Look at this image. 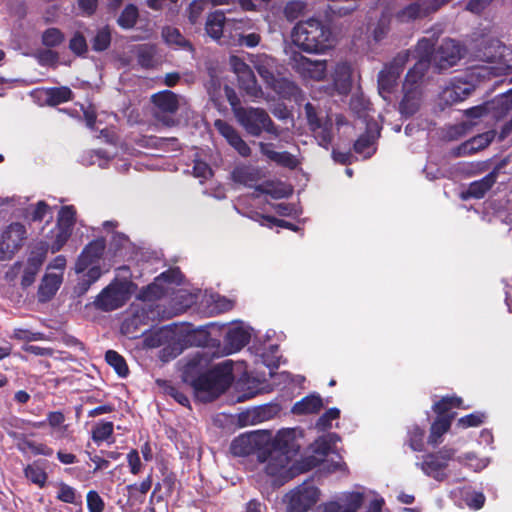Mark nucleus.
<instances>
[{
  "mask_svg": "<svg viewBox=\"0 0 512 512\" xmlns=\"http://www.w3.org/2000/svg\"><path fill=\"white\" fill-rule=\"evenodd\" d=\"M391 16L383 12L373 29V39L376 42L383 40L390 31Z\"/></svg>",
  "mask_w": 512,
  "mask_h": 512,
  "instance_id": "3c124183",
  "label": "nucleus"
},
{
  "mask_svg": "<svg viewBox=\"0 0 512 512\" xmlns=\"http://www.w3.org/2000/svg\"><path fill=\"white\" fill-rule=\"evenodd\" d=\"M45 94L49 106H57L73 99V92L67 86L48 88Z\"/></svg>",
  "mask_w": 512,
  "mask_h": 512,
  "instance_id": "473e14b6",
  "label": "nucleus"
},
{
  "mask_svg": "<svg viewBox=\"0 0 512 512\" xmlns=\"http://www.w3.org/2000/svg\"><path fill=\"white\" fill-rule=\"evenodd\" d=\"M424 76L412 74L409 71L402 85L403 97L399 103V112L405 117H411L418 112L422 103V80Z\"/></svg>",
  "mask_w": 512,
  "mask_h": 512,
  "instance_id": "1a4fd4ad",
  "label": "nucleus"
},
{
  "mask_svg": "<svg viewBox=\"0 0 512 512\" xmlns=\"http://www.w3.org/2000/svg\"><path fill=\"white\" fill-rule=\"evenodd\" d=\"M65 40L64 33L56 27L47 28L41 36L42 44L47 48L61 45Z\"/></svg>",
  "mask_w": 512,
  "mask_h": 512,
  "instance_id": "a19ab883",
  "label": "nucleus"
},
{
  "mask_svg": "<svg viewBox=\"0 0 512 512\" xmlns=\"http://www.w3.org/2000/svg\"><path fill=\"white\" fill-rule=\"evenodd\" d=\"M475 86L472 82L462 78L454 77L443 89L441 99L447 105H453L467 99L474 91Z\"/></svg>",
  "mask_w": 512,
  "mask_h": 512,
  "instance_id": "dca6fc26",
  "label": "nucleus"
},
{
  "mask_svg": "<svg viewBox=\"0 0 512 512\" xmlns=\"http://www.w3.org/2000/svg\"><path fill=\"white\" fill-rule=\"evenodd\" d=\"M498 172L496 170L491 171L483 178L473 181L468 185V188L461 193L463 200L467 199H481L485 194L493 187L497 181Z\"/></svg>",
  "mask_w": 512,
  "mask_h": 512,
  "instance_id": "412c9836",
  "label": "nucleus"
},
{
  "mask_svg": "<svg viewBox=\"0 0 512 512\" xmlns=\"http://www.w3.org/2000/svg\"><path fill=\"white\" fill-rule=\"evenodd\" d=\"M138 18H139V10H138L137 6L134 4H128L125 6V8L120 13V15L117 19V24L122 29L128 30V29L133 28L136 25Z\"/></svg>",
  "mask_w": 512,
  "mask_h": 512,
  "instance_id": "4c0bfd02",
  "label": "nucleus"
},
{
  "mask_svg": "<svg viewBox=\"0 0 512 512\" xmlns=\"http://www.w3.org/2000/svg\"><path fill=\"white\" fill-rule=\"evenodd\" d=\"M299 451L296 429H282L266 444L264 451L258 456V462L265 463L264 472L268 476L286 482L294 476L289 465Z\"/></svg>",
  "mask_w": 512,
  "mask_h": 512,
  "instance_id": "f03ea898",
  "label": "nucleus"
},
{
  "mask_svg": "<svg viewBox=\"0 0 512 512\" xmlns=\"http://www.w3.org/2000/svg\"><path fill=\"white\" fill-rule=\"evenodd\" d=\"M76 224V209L73 205L62 206L57 215L56 228L73 231Z\"/></svg>",
  "mask_w": 512,
  "mask_h": 512,
  "instance_id": "f704fd0d",
  "label": "nucleus"
},
{
  "mask_svg": "<svg viewBox=\"0 0 512 512\" xmlns=\"http://www.w3.org/2000/svg\"><path fill=\"white\" fill-rule=\"evenodd\" d=\"M340 417V410L338 408H330L323 413L316 421L315 427L319 431H326L331 428L332 421Z\"/></svg>",
  "mask_w": 512,
  "mask_h": 512,
  "instance_id": "5fc2aeb1",
  "label": "nucleus"
},
{
  "mask_svg": "<svg viewBox=\"0 0 512 512\" xmlns=\"http://www.w3.org/2000/svg\"><path fill=\"white\" fill-rule=\"evenodd\" d=\"M224 16L223 14H211L206 22L205 30L209 36L214 39L221 38L224 28Z\"/></svg>",
  "mask_w": 512,
  "mask_h": 512,
  "instance_id": "58836bf2",
  "label": "nucleus"
},
{
  "mask_svg": "<svg viewBox=\"0 0 512 512\" xmlns=\"http://www.w3.org/2000/svg\"><path fill=\"white\" fill-rule=\"evenodd\" d=\"M456 450L452 447L444 446L436 452L427 453L423 456V461L416 465L420 467L423 473L438 482L447 479L446 472L449 461L454 459Z\"/></svg>",
  "mask_w": 512,
  "mask_h": 512,
  "instance_id": "6e6552de",
  "label": "nucleus"
},
{
  "mask_svg": "<svg viewBox=\"0 0 512 512\" xmlns=\"http://www.w3.org/2000/svg\"><path fill=\"white\" fill-rule=\"evenodd\" d=\"M425 430L418 425H412L408 429V444L413 451L424 449Z\"/></svg>",
  "mask_w": 512,
  "mask_h": 512,
  "instance_id": "c03bdc74",
  "label": "nucleus"
},
{
  "mask_svg": "<svg viewBox=\"0 0 512 512\" xmlns=\"http://www.w3.org/2000/svg\"><path fill=\"white\" fill-rule=\"evenodd\" d=\"M259 217L262 219V221H261L262 226H267V227L271 228L273 225H275L280 228H285V229H288V230H291L294 232H297L300 229L296 224H294L292 222H289V221H286L283 219H278L271 215H259Z\"/></svg>",
  "mask_w": 512,
  "mask_h": 512,
  "instance_id": "6e6d98bb",
  "label": "nucleus"
},
{
  "mask_svg": "<svg viewBox=\"0 0 512 512\" xmlns=\"http://www.w3.org/2000/svg\"><path fill=\"white\" fill-rule=\"evenodd\" d=\"M237 79L239 88L243 90L248 96L253 98H259L262 96L263 91L258 85L257 79L252 69L239 75Z\"/></svg>",
  "mask_w": 512,
  "mask_h": 512,
  "instance_id": "c756f323",
  "label": "nucleus"
},
{
  "mask_svg": "<svg viewBox=\"0 0 512 512\" xmlns=\"http://www.w3.org/2000/svg\"><path fill=\"white\" fill-rule=\"evenodd\" d=\"M214 126L233 148L236 147V145L242 139L239 132L231 124L224 120L217 119L214 122Z\"/></svg>",
  "mask_w": 512,
  "mask_h": 512,
  "instance_id": "c9c22d12",
  "label": "nucleus"
},
{
  "mask_svg": "<svg viewBox=\"0 0 512 512\" xmlns=\"http://www.w3.org/2000/svg\"><path fill=\"white\" fill-rule=\"evenodd\" d=\"M435 50V42L432 39L424 37L418 40L415 47V52L417 54L418 60L413 65V67L408 70L410 77L412 76V74L425 76L430 65H433V56Z\"/></svg>",
  "mask_w": 512,
  "mask_h": 512,
  "instance_id": "2eb2a0df",
  "label": "nucleus"
},
{
  "mask_svg": "<svg viewBox=\"0 0 512 512\" xmlns=\"http://www.w3.org/2000/svg\"><path fill=\"white\" fill-rule=\"evenodd\" d=\"M333 123L330 118H326L324 120V123H322V127H320L319 130L313 132L316 140L318 141L319 145L328 148L333 140V133H332Z\"/></svg>",
  "mask_w": 512,
  "mask_h": 512,
  "instance_id": "37998d69",
  "label": "nucleus"
},
{
  "mask_svg": "<svg viewBox=\"0 0 512 512\" xmlns=\"http://www.w3.org/2000/svg\"><path fill=\"white\" fill-rule=\"evenodd\" d=\"M152 487V477L149 475L141 483L129 484L126 486L127 495L129 499L138 500L140 497L145 496Z\"/></svg>",
  "mask_w": 512,
  "mask_h": 512,
  "instance_id": "49530a36",
  "label": "nucleus"
},
{
  "mask_svg": "<svg viewBox=\"0 0 512 512\" xmlns=\"http://www.w3.org/2000/svg\"><path fill=\"white\" fill-rule=\"evenodd\" d=\"M463 46L451 39L445 38L436 48L433 56V66L439 73L455 66L463 57Z\"/></svg>",
  "mask_w": 512,
  "mask_h": 512,
  "instance_id": "4468645a",
  "label": "nucleus"
},
{
  "mask_svg": "<svg viewBox=\"0 0 512 512\" xmlns=\"http://www.w3.org/2000/svg\"><path fill=\"white\" fill-rule=\"evenodd\" d=\"M199 337L198 345L203 347H217L214 355H230L240 351L250 341V334L242 327L229 328L224 336V347L220 350V341L210 337L206 330H199L196 334Z\"/></svg>",
  "mask_w": 512,
  "mask_h": 512,
  "instance_id": "39448f33",
  "label": "nucleus"
},
{
  "mask_svg": "<svg viewBox=\"0 0 512 512\" xmlns=\"http://www.w3.org/2000/svg\"><path fill=\"white\" fill-rule=\"evenodd\" d=\"M463 403L462 398L457 396H444L434 403L433 411L437 417H452L454 419L455 413L450 412L452 408H460Z\"/></svg>",
  "mask_w": 512,
  "mask_h": 512,
  "instance_id": "7c9ffc66",
  "label": "nucleus"
},
{
  "mask_svg": "<svg viewBox=\"0 0 512 512\" xmlns=\"http://www.w3.org/2000/svg\"><path fill=\"white\" fill-rule=\"evenodd\" d=\"M24 474L27 479L40 488H43L47 482L48 475L41 467L29 464L24 468Z\"/></svg>",
  "mask_w": 512,
  "mask_h": 512,
  "instance_id": "de8ad7c7",
  "label": "nucleus"
},
{
  "mask_svg": "<svg viewBox=\"0 0 512 512\" xmlns=\"http://www.w3.org/2000/svg\"><path fill=\"white\" fill-rule=\"evenodd\" d=\"M62 284V276L57 274H46L41 280L38 288V300L47 302L57 293Z\"/></svg>",
  "mask_w": 512,
  "mask_h": 512,
  "instance_id": "393cba45",
  "label": "nucleus"
},
{
  "mask_svg": "<svg viewBox=\"0 0 512 512\" xmlns=\"http://www.w3.org/2000/svg\"><path fill=\"white\" fill-rule=\"evenodd\" d=\"M268 88L284 100L299 103L304 98L301 88L294 81L285 77L276 78Z\"/></svg>",
  "mask_w": 512,
  "mask_h": 512,
  "instance_id": "aec40b11",
  "label": "nucleus"
},
{
  "mask_svg": "<svg viewBox=\"0 0 512 512\" xmlns=\"http://www.w3.org/2000/svg\"><path fill=\"white\" fill-rule=\"evenodd\" d=\"M363 499L362 493L353 492L346 498L345 505L330 501L324 504L323 512H357L363 504Z\"/></svg>",
  "mask_w": 512,
  "mask_h": 512,
  "instance_id": "b1692460",
  "label": "nucleus"
},
{
  "mask_svg": "<svg viewBox=\"0 0 512 512\" xmlns=\"http://www.w3.org/2000/svg\"><path fill=\"white\" fill-rule=\"evenodd\" d=\"M334 3L330 7L333 13L339 15H348L357 9L356 0H332Z\"/></svg>",
  "mask_w": 512,
  "mask_h": 512,
  "instance_id": "680f3d73",
  "label": "nucleus"
},
{
  "mask_svg": "<svg viewBox=\"0 0 512 512\" xmlns=\"http://www.w3.org/2000/svg\"><path fill=\"white\" fill-rule=\"evenodd\" d=\"M105 360L119 377L125 378L129 374V368L125 358L115 350H108L105 353Z\"/></svg>",
  "mask_w": 512,
  "mask_h": 512,
  "instance_id": "72a5a7b5",
  "label": "nucleus"
},
{
  "mask_svg": "<svg viewBox=\"0 0 512 512\" xmlns=\"http://www.w3.org/2000/svg\"><path fill=\"white\" fill-rule=\"evenodd\" d=\"M209 0H193L187 11H188V18L191 24L197 23L198 19L200 18L202 12L206 8Z\"/></svg>",
  "mask_w": 512,
  "mask_h": 512,
  "instance_id": "0e129e2a",
  "label": "nucleus"
},
{
  "mask_svg": "<svg viewBox=\"0 0 512 512\" xmlns=\"http://www.w3.org/2000/svg\"><path fill=\"white\" fill-rule=\"evenodd\" d=\"M166 294V288L155 278L152 283L141 291V298L145 301H153L162 298Z\"/></svg>",
  "mask_w": 512,
  "mask_h": 512,
  "instance_id": "a18cd8bd",
  "label": "nucleus"
},
{
  "mask_svg": "<svg viewBox=\"0 0 512 512\" xmlns=\"http://www.w3.org/2000/svg\"><path fill=\"white\" fill-rule=\"evenodd\" d=\"M87 509L89 512H103L105 509L104 500L95 490L88 491L86 495Z\"/></svg>",
  "mask_w": 512,
  "mask_h": 512,
  "instance_id": "052dcab7",
  "label": "nucleus"
},
{
  "mask_svg": "<svg viewBox=\"0 0 512 512\" xmlns=\"http://www.w3.org/2000/svg\"><path fill=\"white\" fill-rule=\"evenodd\" d=\"M270 439V434L266 432L253 431L244 433L232 441L230 450L234 456L246 457L255 455L258 460V456L264 451Z\"/></svg>",
  "mask_w": 512,
  "mask_h": 512,
  "instance_id": "9b49d317",
  "label": "nucleus"
},
{
  "mask_svg": "<svg viewBox=\"0 0 512 512\" xmlns=\"http://www.w3.org/2000/svg\"><path fill=\"white\" fill-rule=\"evenodd\" d=\"M214 126L233 148L236 147V145L242 139L239 132L231 124L224 120L217 119L214 122Z\"/></svg>",
  "mask_w": 512,
  "mask_h": 512,
  "instance_id": "e433bc0d",
  "label": "nucleus"
},
{
  "mask_svg": "<svg viewBox=\"0 0 512 512\" xmlns=\"http://www.w3.org/2000/svg\"><path fill=\"white\" fill-rule=\"evenodd\" d=\"M111 44V32L108 26L97 31L92 39V49L96 52L107 50Z\"/></svg>",
  "mask_w": 512,
  "mask_h": 512,
  "instance_id": "09e8293b",
  "label": "nucleus"
},
{
  "mask_svg": "<svg viewBox=\"0 0 512 512\" xmlns=\"http://www.w3.org/2000/svg\"><path fill=\"white\" fill-rule=\"evenodd\" d=\"M114 432V424L111 421H101L92 429V440L95 443L107 441Z\"/></svg>",
  "mask_w": 512,
  "mask_h": 512,
  "instance_id": "79ce46f5",
  "label": "nucleus"
},
{
  "mask_svg": "<svg viewBox=\"0 0 512 512\" xmlns=\"http://www.w3.org/2000/svg\"><path fill=\"white\" fill-rule=\"evenodd\" d=\"M295 59L296 70L304 77L316 81H322L326 77L327 61L311 60L303 55Z\"/></svg>",
  "mask_w": 512,
  "mask_h": 512,
  "instance_id": "a211bd4d",
  "label": "nucleus"
},
{
  "mask_svg": "<svg viewBox=\"0 0 512 512\" xmlns=\"http://www.w3.org/2000/svg\"><path fill=\"white\" fill-rule=\"evenodd\" d=\"M27 239L25 225L20 222L9 224L0 236V260H10L22 248Z\"/></svg>",
  "mask_w": 512,
  "mask_h": 512,
  "instance_id": "ddd939ff",
  "label": "nucleus"
},
{
  "mask_svg": "<svg viewBox=\"0 0 512 512\" xmlns=\"http://www.w3.org/2000/svg\"><path fill=\"white\" fill-rule=\"evenodd\" d=\"M272 147L273 143L259 142V149L261 154L266 156L269 160L289 169L296 168L298 162L294 155L288 151H274Z\"/></svg>",
  "mask_w": 512,
  "mask_h": 512,
  "instance_id": "5701e85b",
  "label": "nucleus"
},
{
  "mask_svg": "<svg viewBox=\"0 0 512 512\" xmlns=\"http://www.w3.org/2000/svg\"><path fill=\"white\" fill-rule=\"evenodd\" d=\"M56 498L67 504H79L81 505V496L77 494V491L72 486L61 482L59 483V489Z\"/></svg>",
  "mask_w": 512,
  "mask_h": 512,
  "instance_id": "ea45409f",
  "label": "nucleus"
},
{
  "mask_svg": "<svg viewBox=\"0 0 512 512\" xmlns=\"http://www.w3.org/2000/svg\"><path fill=\"white\" fill-rule=\"evenodd\" d=\"M306 7V2L302 0H292L287 2L283 13L287 20L294 21L304 14Z\"/></svg>",
  "mask_w": 512,
  "mask_h": 512,
  "instance_id": "8fccbe9b",
  "label": "nucleus"
},
{
  "mask_svg": "<svg viewBox=\"0 0 512 512\" xmlns=\"http://www.w3.org/2000/svg\"><path fill=\"white\" fill-rule=\"evenodd\" d=\"M69 49L77 56H84L88 51V46L84 35L81 32H75L69 41Z\"/></svg>",
  "mask_w": 512,
  "mask_h": 512,
  "instance_id": "4d7b16f0",
  "label": "nucleus"
},
{
  "mask_svg": "<svg viewBox=\"0 0 512 512\" xmlns=\"http://www.w3.org/2000/svg\"><path fill=\"white\" fill-rule=\"evenodd\" d=\"M485 418H486L485 413L473 412L471 414L461 417L458 420L457 425L462 428L478 427L484 423Z\"/></svg>",
  "mask_w": 512,
  "mask_h": 512,
  "instance_id": "13d9d810",
  "label": "nucleus"
},
{
  "mask_svg": "<svg viewBox=\"0 0 512 512\" xmlns=\"http://www.w3.org/2000/svg\"><path fill=\"white\" fill-rule=\"evenodd\" d=\"M294 44L307 53L322 54L333 47V34L321 20L298 22L292 30Z\"/></svg>",
  "mask_w": 512,
  "mask_h": 512,
  "instance_id": "7ed1b4c3",
  "label": "nucleus"
},
{
  "mask_svg": "<svg viewBox=\"0 0 512 512\" xmlns=\"http://www.w3.org/2000/svg\"><path fill=\"white\" fill-rule=\"evenodd\" d=\"M339 440L340 437L337 433H328L327 435L319 437L312 445L314 454L320 456L321 461H323L325 457L334 452L333 448Z\"/></svg>",
  "mask_w": 512,
  "mask_h": 512,
  "instance_id": "cd10ccee",
  "label": "nucleus"
},
{
  "mask_svg": "<svg viewBox=\"0 0 512 512\" xmlns=\"http://www.w3.org/2000/svg\"><path fill=\"white\" fill-rule=\"evenodd\" d=\"M495 0H469L465 9L475 15H481Z\"/></svg>",
  "mask_w": 512,
  "mask_h": 512,
  "instance_id": "774afa93",
  "label": "nucleus"
},
{
  "mask_svg": "<svg viewBox=\"0 0 512 512\" xmlns=\"http://www.w3.org/2000/svg\"><path fill=\"white\" fill-rule=\"evenodd\" d=\"M320 490L312 480H306L285 495L287 512H308L318 502Z\"/></svg>",
  "mask_w": 512,
  "mask_h": 512,
  "instance_id": "423d86ee",
  "label": "nucleus"
},
{
  "mask_svg": "<svg viewBox=\"0 0 512 512\" xmlns=\"http://www.w3.org/2000/svg\"><path fill=\"white\" fill-rule=\"evenodd\" d=\"M162 36L165 42L170 46L188 51L192 54L195 52L193 44L182 35L179 29L175 27H165L162 31Z\"/></svg>",
  "mask_w": 512,
  "mask_h": 512,
  "instance_id": "a878e982",
  "label": "nucleus"
},
{
  "mask_svg": "<svg viewBox=\"0 0 512 512\" xmlns=\"http://www.w3.org/2000/svg\"><path fill=\"white\" fill-rule=\"evenodd\" d=\"M224 94H225L227 101L229 102V104L231 106V109H232V112H233L235 118L238 116V113L241 109L247 108V107L241 106L240 98L238 97L236 91L232 87L225 85L224 86Z\"/></svg>",
  "mask_w": 512,
  "mask_h": 512,
  "instance_id": "69168bd1",
  "label": "nucleus"
},
{
  "mask_svg": "<svg viewBox=\"0 0 512 512\" xmlns=\"http://www.w3.org/2000/svg\"><path fill=\"white\" fill-rule=\"evenodd\" d=\"M380 129V126L374 119L366 121V130L354 142V151L357 154H365L366 157H371L376 150L373 146L380 136Z\"/></svg>",
  "mask_w": 512,
  "mask_h": 512,
  "instance_id": "f3484780",
  "label": "nucleus"
},
{
  "mask_svg": "<svg viewBox=\"0 0 512 512\" xmlns=\"http://www.w3.org/2000/svg\"><path fill=\"white\" fill-rule=\"evenodd\" d=\"M71 235L72 232L69 231L68 229L55 227V234L52 236V240L49 245L50 251L52 253L60 251L63 248V246L67 243Z\"/></svg>",
  "mask_w": 512,
  "mask_h": 512,
  "instance_id": "603ef678",
  "label": "nucleus"
},
{
  "mask_svg": "<svg viewBox=\"0 0 512 512\" xmlns=\"http://www.w3.org/2000/svg\"><path fill=\"white\" fill-rule=\"evenodd\" d=\"M452 417H436L430 427L428 443L437 446L441 443V437L449 431L452 423Z\"/></svg>",
  "mask_w": 512,
  "mask_h": 512,
  "instance_id": "c85d7f7f",
  "label": "nucleus"
},
{
  "mask_svg": "<svg viewBox=\"0 0 512 512\" xmlns=\"http://www.w3.org/2000/svg\"><path fill=\"white\" fill-rule=\"evenodd\" d=\"M408 52L398 53L378 74V90L381 97L388 100L398 86V80L408 61Z\"/></svg>",
  "mask_w": 512,
  "mask_h": 512,
  "instance_id": "0eeeda50",
  "label": "nucleus"
},
{
  "mask_svg": "<svg viewBox=\"0 0 512 512\" xmlns=\"http://www.w3.org/2000/svg\"><path fill=\"white\" fill-rule=\"evenodd\" d=\"M129 283L113 281L97 296L95 306L105 312L121 308L129 300Z\"/></svg>",
  "mask_w": 512,
  "mask_h": 512,
  "instance_id": "f8f14e48",
  "label": "nucleus"
},
{
  "mask_svg": "<svg viewBox=\"0 0 512 512\" xmlns=\"http://www.w3.org/2000/svg\"><path fill=\"white\" fill-rule=\"evenodd\" d=\"M193 175L196 178L207 180L213 176V171L205 161L195 160L193 164Z\"/></svg>",
  "mask_w": 512,
  "mask_h": 512,
  "instance_id": "338daca9",
  "label": "nucleus"
},
{
  "mask_svg": "<svg viewBox=\"0 0 512 512\" xmlns=\"http://www.w3.org/2000/svg\"><path fill=\"white\" fill-rule=\"evenodd\" d=\"M505 46L495 37L484 38L478 47V56L486 62L494 63L503 57Z\"/></svg>",
  "mask_w": 512,
  "mask_h": 512,
  "instance_id": "4be33fe9",
  "label": "nucleus"
},
{
  "mask_svg": "<svg viewBox=\"0 0 512 512\" xmlns=\"http://www.w3.org/2000/svg\"><path fill=\"white\" fill-rule=\"evenodd\" d=\"M304 110L309 129L312 132L319 130L324 121L319 117L316 107L312 103L307 102L304 106Z\"/></svg>",
  "mask_w": 512,
  "mask_h": 512,
  "instance_id": "864d4df0",
  "label": "nucleus"
},
{
  "mask_svg": "<svg viewBox=\"0 0 512 512\" xmlns=\"http://www.w3.org/2000/svg\"><path fill=\"white\" fill-rule=\"evenodd\" d=\"M395 16L399 22H410L418 18L427 17L429 13H426L424 2H414L399 10Z\"/></svg>",
  "mask_w": 512,
  "mask_h": 512,
  "instance_id": "2f4dec72",
  "label": "nucleus"
},
{
  "mask_svg": "<svg viewBox=\"0 0 512 512\" xmlns=\"http://www.w3.org/2000/svg\"><path fill=\"white\" fill-rule=\"evenodd\" d=\"M322 407V398L319 395L310 394L296 402L292 407V412L296 415L314 414L318 413Z\"/></svg>",
  "mask_w": 512,
  "mask_h": 512,
  "instance_id": "bb28decb",
  "label": "nucleus"
},
{
  "mask_svg": "<svg viewBox=\"0 0 512 512\" xmlns=\"http://www.w3.org/2000/svg\"><path fill=\"white\" fill-rule=\"evenodd\" d=\"M182 273L178 267L170 268L161 274H159L156 279L161 282L162 285L166 284H180L182 281Z\"/></svg>",
  "mask_w": 512,
  "mask_h": 512,
  "instance_id": "bf43d9fd",
  "label": "nucleus"
},
{
  "mask_svg": "<svg viewBox=\"0 0 512 512\" xmlns=\"http://www.w3.org/2000/svg\"><path fill=\"white\" fill-rule=\"evenodd\" d=\"M209 359L205 354L196 353L184 366L182 379L190 385L198 397L212 401L224 393L232 384L233 363L225 360L208 369Z\"/></svg>",
  "mask_w": 512,
  "mask_h": 512,
  "instance_id": "f257e3e1",
  "label": "nucleus"
},
{
  "mask_svg": "<svg viewBox=\"0 0 512 512\" xmlns=\"http://www.w3.org/2000/svg\"><path fill=\"white\" fill-rule=\"evenodd\" d=\"M254 66H255L257 73L262 78V80L265 82L267 87H269L273 83V81L277 78L274 75L271 67L268 65V63L266 61L258 60Z\"/></svg>",
  "mask_w": 512,
  "mask_h": 512,
  "instance_id": "e2e57ef3",
  "label": "nucleus"
},
{
  "mask_svg": "<svg viewBox=\"0 0 512 512\" xmlns=\"http://www.w3.org/2000/svg\"><path fill=\"white\" fill-rule=\"evenodd\" d=\"M154 105L153 117L155 120L166 127H173L177 124L174 115L179 109V101L177 95L170 91L164 90L155 93L151 97Z\"/></svg>",
  "mask_w": 512,
  "mask_h": 512,
  "instance_id": "9d476101",
  "label": "nucleus"
},
{
  "mask_svg": "<svg viewBox=\"0 0 512 512\" xmlns=\"http://www.w3.org/2000/svg\"><path fill=\"white\" fill-rule=\"evenodd\" d=\"M236 119L250 136L259 137L263 132H266L274 138H278L281 134L278 126L263 108L247 107L241 109Z\"/></svg>",
  "mask_w": 512,
  "mask_h": 512,
  "instance_id": "20e7f679",
  "label": "nucleus"
},
{
  "mask_svg": "<svg viewBox=\"0 0 512 512\" xmlns=\"http://www.w3.org/2000/svg\"><path fill=\"white\" fill-rule=\"evenodd\" d=\"M105 250V241L102 239H97L89 242L81 254L79 255L75 270L77 273H83L86 269L98 262V260L102 257Z\"/></svg>",
  "mask_w": 512,
  "mask_h": 512,
  "instance_id": "6ab92c4d",
  "label": "nucleus"
}]
</instances>
